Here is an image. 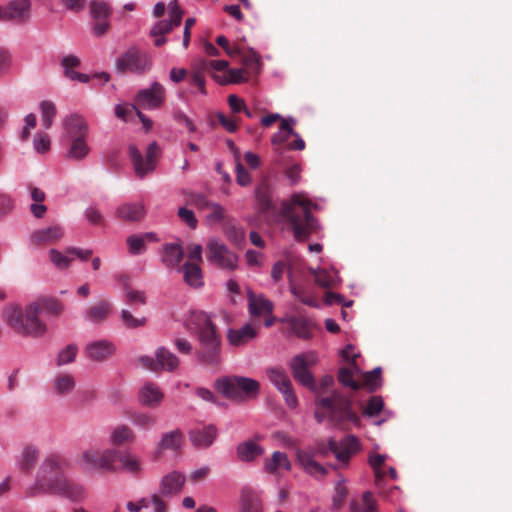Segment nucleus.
<instances>
[{"label": "nucleus", "mask_w": 512, "mask_h": 512, "mask_svg": "<svg viewBox=\"0 0 512 512\" xmlns=\"http://www.w3.org/2000/svg\"><path fill=\"white\" fill-rule=\"evenodd\" d=\"M241 512H262L260 498L251 489H244L241 493Z\"/></svg>", "instance_id": "obj_39"}, {"label": "nucleus", "mask_w": 512, "mask_h": 512, "mask_svg": "<svg viewBox=\"0 0 512 512\" xmlns=\"http://www.w3.org/2000/svg\"><path fill=\"white\" fill-rule=\"evenodd\" d=\"M155 356V359L150 356H141L138 358V362L153 372L159 370L174 371L179 366L180 361L178 357L165 347L158 348Z\"/></svg>", "instance_id": "obj_12"}, {"label": "nucleus", "mask_w": 512, "mask_h": 512, "mask_svg": "<svg viewBox=\"0 0 512 512\" xmlns=\"http://www.w3.org/2000/svg\"><path fill=\"white\" fill-rule=\"evenodd\" d=\"M314 278L315 282L323 288H330L336 284V274L324 269L316 271Z\"/></svg>", "instance_id": "obj_56"}, {"label": "nucleus", "mask_w": 512, "mask_h": 512, "mask_svg": "<svg viewBox=\"0 0 512 512\" xmlns=\"http://www.w3.org/2000/svg\"><path fill=\"white\" fill-rule=\"evenodd\" d=\"M312 205L302 194H294L290 201L282 203L280 214L298 241L308 239L318 229L317 221L311 214Z\"/></svg>", "instance_id": "obj_3"}, {"label": "nucleus", "mask_w": 512, "mask_h": 512, "mask_svg": "<svg viewBox=\"0 0 512 512\" xmlns=\"http://www.w3.org/2000/svg\"><path fill=\"white\" fill-rule=\"evenodd\" d=\"M217 387L225 397L235 400L244 397L254 398L260 390L258 381L243 376H232L218 380Z\"/></svg>", "instance_id": "obj_5"}, {"label": "nucleus", "mask_w": 512, "mask_h": 512, "mask_svg": "<svg viewBox=\"0 0 512 512\" xmlns=\"http://www.w3.org/2000/svg\"><path fill=\"white\" fill-rule=\"evenodd\" d=\"M185 483V476L178 472L172 471L165 475L160 483V494L162 496H172L180 493Z\"/></svg>", "instance_id": "obj_25"}, {"label": "nucleus", "mask_w": 512, "mask_h": 512, "mask_svg": "<svg viewBox=\"0 0 512 512\" xmlns=\"http://www.w3.org/2000/svg\"><path fill=\"white\" fill-rule=\"evenodd\" d=\"M47 489L55 491L52 495L68 499L72 502H81L87 496L84 485L68 477L56 479L54 484L48 486Z\"/></svg>", "instance_id": "obj_13"}, {"label": "nucleus", "mask_w": 512, "mask_h": 512, "mask_svg": "<svg viewBox=\"0 0 512 512\" xmlns=\"http://www.w3.org/2000/svg\"><path fill=\"white\" fill-rule=\"evenodd\" d=\"M348 494V490L346 486L342 483H338L335 487V494L332 499V508L334 510H339Z\"/></svg>", "instance_id": "obj_61"}, {"label": "nucleus", "mask_w": 512, "mask_h": 512, "mask_svg": "<svg viewBox=\"0 0 512 512\" xmlns=\"http://www.w3.org/2000/svg\"><path fill=\"white\" fill-rule=\"evenodd\" d=\"M61 302L54 298H39L29 303L25 309L19 305L8 306L4 316L8 326L17 334L25 337H42L47 325L40 319L41 314L58 316L62 313Z\"/></svg>", "instance_id": "obj_1"}, {"label": "nucleus", "mask_w": 512, "mask_h": 512, "mask_svg": "<svg viewBox=\"0 0 512 512\" xmlns=\"http://www.w3.org/2000/svg\"><path fill=\"white\" fill-rule=\"evenodd\" d=\"M152 60L148 52L138 46H131L116 61V68L121 73L144 74L151 68Z\"/></svg>", "instance_id": "obj_7"}, {"label": "nucleus", "mask_w": 512, "mask_h": 512, "mask_svg": "<svg viewBox=\"0 0 512 512\" xmlns=\"http://www.w3.org/2000/svg\"><path fill=\"white\" fill-rule=\"evenodd\" d=\"M121 321L128 329H135L146 325L147 319L145 317H136L129 310L123 309L121 311Z\"/></svg>", "instance_id": "obj_52"}, {"label": "nucleus", "mask_w": 512, "mask_h": 512, "mask_svg": "<svg viewBox=\"0 0 512 512\" xmlns=\"http://www.w3.org/2000/svg\"><path fill=\"white\" fill-rule=\"evenodd\" d=\"M39 459V450L33 445L25 446L18 459L17 466L22 473L29 474Z\"/></svg>", "instance_id": "obj_28"}, {"label": "nucleus", "mask_w": 512, "mask_h": 512, "mask_svg": "<svg viewBox=\"0 0 512 512\" xmlns=\"http://www.w3.org/2000/svg\"><path fill=\"white\" fill-rule=\"evenodd\" d=\"M184 258V251L179 243H168L163 247L162 262L167 268L179 267Z\"/></svg>", "instance_id": "obj_30"}, {"label": "nucleus", "mask_w": 512, "mask_h": 512, "mask_svg": "<svg viewBox=\"0 0 512 512\" xmlns=\"http://www.w3.org/2000/svg\"><path fill=\"white\" fill-rule=\"evenodd\" d=\"M264 452L263 447L253 441H245L237 446V455L241 461L251 462Z\"/></svg>", "instance_id": "obj_37"}, {"label": "nucleus", "mask_w": 512, "mask_h": 512, "mask_svg": "<svg viewBox=\"0 0 512 512\" xmlns=\"http://www.w3.org/2000/svg\"><path fill=\"white\" fill-rule=\"evenodd\" d=\"M381 373L380 367L374 368L372 371L363 374L362 387L368 388L370 392L376 391L381 385Z\"/></svg>", "instance_id": "obj_48"}, {"label": "nucleus", "mask_w": 512, "mask_h": 512, "mask_svg": "<svg viewBox=\"0 0 512 512\" xmlns=\"http://www.w3.org/2000/svg\"><path fill=\"white\" fill-rule=\"evenodd\" d=\"M351 512H376L377 502L371 492H364L362 495V504L352 501L350 504Z\"/></svg>", "instance_id": "obj_43"}, {"label": "nucleus", "mask_w": 512, "mask_h": 512, "mask_svg": "<svg viewBox=\"0 0 512 512\" xmlns=\"http://www.w3.org/2000/svg\"><path fill=\"white\" fill-rule=\"evenodd\" d=\"M61 65L64 69V75L67 78H69L73 81L77 80L82 83H86L89 81L88 75L82 74V73H79V72H76L73 70L74 68H76L80 65V59L77 56H74V55L65 56L61 61Z\"/></svg>", "instance_id": "obj_34"}, {"label": "nucleus", "mask_w": 512, "mask_h": 512, "mask_svg": "<svg viewBox=\"0 0 512 512\" xmlns=\"http://www.w3.org/2000/svg\"><path fill=\"white\" fill-rule=\"evenodd\" d=\"M183 271L184 281L193 287H200L203 285L202 282V271L198 263L187 261L179 271Z\"/></svg>", "instance_id": "obj_36"}, {"label": "nucleus", "mask_w": 512, "mask_h": 512, "mask_svg": "<svg viewBox=\"0 0 512 512\" xmlns=\"http://www.w3.org/2000/svg\"><path fill=\"white\" fill-rule=\"evenodd\" d=\"M49 258L50 261L59 269L67 268L71 262V259L68 256L63 255L56 249H51L49 251Z\"/></svg>", "instance_id": "obj_62"}, {"label": "nucleus", "mask_w": 512, "mask_h": 512, "mask_svg": "<svg viewBox=\"0 0 512 512\" xmlns=\"http://www.w3.org/2000/svg\"><path fill=\"white\" fill-rule=\"evenodd\" d=\"M318 361L317 354L313 351L296 355L290 362L293 377L313 392H317L315 379L309 368Z\"/></svg>", "instance_id": "obj_9"}, {"label": "nucleus", "mask_w": 512, "mask_h": 512, "mask_svg": "<svg viewBox=\"0 0 512 512\" xmlns=\"http://www.w3.org/2000/svg\"><path fill=\"white\" fill-rule=\"evenodd\" d=\"M205 69L197 63L193 66L191 82L197 86L201 93L205 94Z\"/></svg>", "instance_id": "obj_58"}, {"label": "nucleus", "mask_w": 512, "mask_h": 512, "mask_svg": "<svg viewBox=\"0 0 512 512\" xmlns=\"http://www.w3.org/2000/svg\"><path fill=\"white\" fill-rule=\"evenodd\" d=\"M240 60L245 66L244 69H247V71L251 70L256 73L259 71L261 65L260 56L254 50L251 49L247 52L242 51Z\"/></svg>", "instance_id": "obj_50"}, {"label": "nucleus", "mask_w": 512, "mask_h": 512, "mask_svg": "<svg viewBox=\"0 0 512 512\" xmlns=\"http://www.w3.org/2000/svg\"><path fill=\"white\" fill-rule=\"evenodd\" d=\"M197 357L203 365L218 366L221 361V342L199 344Z\"/></svg>", "instance_id": "obj_22"}, {"label": "nucleus", "mask_w": 512, "mask_h": 512, "mask_svg": "<svg viewBox=\"0 0 512 512\" xmlns=\"http://www.w3.org/2000/svg\"><path fill=\"white\" fill-rule=\"evenodd\" d=\"M164 399V393L154 383H145L139 391V402L146 407L156 408Z\"/></svg>", "instance_id": "obj_24"}, {"label": "nucleus", "mask_w": 512, "mask_h": 512, "mask_svg": "<svg viewBox=\"0 0 512 512\" xmlns=\"http://www.w3.org/2000/svg\"><path fill=\"white\" fill-rule=\"evenodd\" d=\"M206 257L210 263L221 269L234 270L237 267V255L230 251L224 243L215 239L208 242Z\"/></svg>", "instance_id": "obj_11"}, {"label": "nucleus", "mask_w": 512, "mask_h": 512, "mask_svg": "<svg viewBox=\"0 0 512 512\" xmlns=\"http://www.w3.org/2000/svg\"><path fill=\"white\" fill-rule=\"evenodd\" d=\"M385 459L386 457L381 454H376L369 458V464L374 470L376 484H379L380 480L385 476V472L382 470Z\"/></svg>", "instance_id": "obj_59"}, {"label": "nucleus", "mask_w": 512, "mask_h": 512, "mask_svg": "<svg viewBox=\"0 0 512 512\" xmlns=\"http://www.w3.org/2000/svg\"><path fill=\"white\" fill-rule=\"evenodd\" d=\"M115 352L113 343L107 340L93 341L85 348L86 356L95 362H103L110 358Z\"/></svg>", "instance_id": "obj_20"}, {"label": "nucleus", "mask_w": 512, "mask_h": 512, "mask_svg": "<svg viewBox=\"0 0 512 512\" xmlns=\"http://www.w3.org/2000/svg\"><path fill=\"white\" fill-rule=\"evenodd\" d=\"M64 235L63 229L59 225L38 229L31 235V242L34 245L46 246L56 243Z\"/></svg>", "instance_id": "obj_23"}, {"label": "nucleus", "mask_w": 512, "mask_h": 512, "mask_svg": "<svg viewBox=\"0 0 512 512\" xmlns=\"http://www.w3.org/2000/svg\"><path fill=\"white\" fill-rule=\"evenodd\" d=\"M150 504L153 505L154 512H166V504L158 494H153L150 500L141 498L137 502L130 501L126 507L130 512H140L143 508L149 507Z\"/></svg>", "instance_id": "obj_32"}, {"label": "nucleus", "mask_w": 512, "mask_h": 512, "mask_svg": "<svg viewBox=\"0 0 512 512\" xmlns=\"http://www.w3.org/2000/svg\"><path fill=\"white\" fill-rule=\"evenodd\" d=\"M183 440V435L180 430H174L163 434L159 443V450H177Z\"/></svg>", "instance_id": "obj_42"}, {"label": "nucleus", "mask_w": 512, "mask_h": 512, "mask_svg": "<svg viewBox=\"0 0 512 512\" xmlns=\"http://www.w3.org/2000/svg\"><path fill=\"white\" fill-rule=\"evenodd\" d=\"M116 456V449H105L103 451H99L94 448H89L81 453L80 461L89 469L116 471Z\"/></svg>", "instance_id": "obj_10"}, {"label": "nucleus", "mask_w": 512, "mask_h": 512, "mask_svg": "<svg viewBox=\"0 0 512 512\" xmlns=\"http://www.w3.org/2000/svg\"><path fill=\"white\" fill-rule=\"evenodd\" d=\"M338 380L342 385L350 387L353 390H359L361 388V384L353 379V374L348 368H340Z\"/></svg>", "instance_id": "obj_60"}, {"label": "nucleus", "mask_w": 512, "mask_h": 512, "mask_svg": "<svg viewBox=\"0 0 512 512\" xmlns=\"http://www.w3.org/2000/svg\"><path fill=\"white\" fill-rule=\"evenodd\" d=\"M152 234L147 233L144 236H138V235H131L127 239V244L129 247V252L133 255H137L142 253L146 246H145V239L151 238Z\"/></svg>", "instance_id": "obj_53"}, {"label": "nucleus", "mask_w": 512, "mask_h": 512, "mask_svg": "<svg viewBox=\"0 0 512 512\" xmlns=\"http://www.w3.org/2000/svg\"><path fill=\"white\" fill-rule=\"evenodd\" d=\"M267 376L270 382L283 394L286 404L290 408H295L298 401L286 371L281 368H269L267 369Z\"/></svg>", "instance_id": "obj_14"}, {"label": "nucleus", "mask_w": 512, "mask_h": 512, "mask_svg": "<svg viewBox=\"0 0 512 512\" xmlns=\"http://www.w3.org/2000/svg\"><path fill=\"white\" fill-rule=\"evenodd\" d=\"M118 217L125 221H139L144 217L145 210L140 203H128L117 209Z\"/></svg>", "instance_id": "obj_35"}, {"label": "nucleus", "mask_w": 512, "mask_h": 512, "mask_svg": "<svg viewBox=\"0 0 512 512\" xmlns=\"http://www.w3.org/2000/svg\"><path fill=\"white\" fill-rule=\"evenodd\" d=\"M78 348L74 344L68 345L65 349L61 350L57 357V365L62 366L69 364L75 360Z\"/></svg>", "instance_id": "obj_57"}, {"label": "nucleus", "mask_w": 512, "mask_h": 512, "mask_svg": "<svg viewBox=\"0 0 512 512\" xmlns=\"http://www.w3.org/2000/svg\"><path fill=\"white\" fill-rule=\"evenodd\" d=\"M315 451L298 449L296 458L301 468L309 475L315 478H321L326 475L327 470L324 466L315 460Z\"/></svg>", "instance_id": "obj_18"}, {"label": "nucleus", "mask_w": 512, "mask_h": 512, "mask_svg": "<svg viewBox=\"0 0 512 512\" xmlns=\"http://www.w3.org/2000/svg\"><path fill=\"white\" fill-rule=\"evenodd\" d=\"M54 388L60 395L68 394L75 388L74 377L70 374H60L54 379Z\"/></svg>", "instance_id": "obj_47"}, {"label": "nucleus", "mask_w": 512, "mask_h": 512, "mask_svg": "<svg viewBox=\"0 0 512 512\" xmlns=\"http://www.w3.org/2000/svg\"><path fill=\"white\" fill-rule=\"evenodd\" d=\"M328 449L340 462L347 464L352 455L359 450V442L354 436H347L339 442L334 439H330L328 442Z\"/></svg>", "instance_id": "obj_17"}, {"label": "nucleus", "mask_w": 512, "mask_h": 512, "mask_svg": "<svg viewBox=\"0 0 512 512\" xmlns=\"http://www.w3.org/2000/svg\"><path fill=\"white\" fill-rule=\"evenodd\" d=\"M256 198V212L257 214L267 219L268 216L275 212L276 208L271 200V191L267 183L259 184L255 190Z\"/></svg>", "instance_id": "obj_19"}, {"label": "nucleus", "mask_w": 512, "mask_h": 512, "mask_svg": "<svg viewBox=\"0 0 512 512\" xmlns=\"http://www.w3.org/2000/svg\"><path fill=\"white\" fill-rule=\"evenodd\" d=\"M248 307L252 316H266L272 314L274 306L263 295H255L252 291H248Z\"/></svg>", "instance_id": "obj_27"}, {"label": "nucleus", "mask_w": 512, "mask_h": 512, "mask_svg": "<svg viewBox=\"0 0 512 512\" xmlns=\"http://www.w3.org/2000/svg\"><path fill=\"white\" fill-rule=\"evenodd\" d=\"M185 327L197 334L199 344L221 342L216 326L205 312H191L185 321Z\"/></svg>", "instance_id": "obj_6"}, {"label": "nucleus", "mask_w": 512, "mask_h": 512, "mask_svg": "<svg viewBox=\"0 0 512 512\" xmlns=\"http://www.w3.org/2000/svg\"><path fill=\"white\" fill-rule=\"evenodd\" d=\"M292 331L301 339L309 340L313 337V330L317 328L316 323L307 317H293L290 320Z\"/></svg>", "instance_id": "obj_29"}, {"label": "nucleus", "mask_w": 512, "mask_h": 512, "mask_svg": "<svg viewBox=\"0 0 512 512\" xmlns=\"http://www.w3.org/2000/svg\"><path fill=\"white\" fill-rule=\"evenodd\" d=\"M292 468L288 456L284 452L275 451L271 458L265 460L264 469L269 474L277 475L280 469L290 471Z\"/></svg>", "instance_id": "obj_31"}, {"label": "nucleus", "mask_w": 512, "mask_h": 512, "mask_svg": "<svg viewBox=\"0 0 512 512\" xmlns=\"http://www.w3.org/2000/svg\"><path fill=\"white\" fill-rule=\"evenodd\" d=\"M116 461L121 464V469L132 474L138 475L141 472V461L128 452L117 450Z\"/></svg>", "instance_id": "obj_38"}, {"label": "nucleus", "mask_w": 512, "mask_h": 512, "mask_svg": "<svg viewBox=\"0 0 512 512\" xmlns=\"http://www.w3.org/2000/svg\"><path fill=\"white\" fill-rule=\"evenodd\" d=\"M30 10V0H12L7 5H0V21L24 23L30 19Z\"/></svg>", "instance_id": "obj_16"}, {"label": "nucleus", "mask_w": 512, "mask_h": 512, "mask_svg": "<svg viewBox=\"0 0 512 512\" xmlns=\"http://www.w3.org/2000/svg\"><path fill=\"white\" fill-rule=\"evenodd\" d=\"M250 78V72L244 68L227 69L224 74V80L221 84H241L247 82Z\"/></svg>", "instance_id": "obj_45"}, {"label": "nucleus", "mask_w": 512, "mask_h": 512, "mask_svg": "<svg viewBox=\"0 0 512 512\" xmlns=\"http://www.w3.org/2000/svg\"><path fill=\"white\" fill-rule=\"evenodd\" d=\"M91 14L94 20L108 19L111 10L107 3L99 0H94L90 4Z\"/></svg>", "instance_id": "obj_55"}, {"label": "nucleus", "mask_w": 512, "mask_h": 512, "mask_svg": "<svg viewBox=\"0 0 512 512\" xmlns=\"http://www.w3.org/2000/svg\"><path fill=\"white\" fill-rule=\"evenodd\" d=\"M65 135L70 139L87 138L88 124L86 120L78 114L70 115L63 122Z\"/></svg>", "instance_id": "obj_21"}, {"label": "nucleus", "mask_w": 512, "mask_h": 512, "mask_svg": "<svg viewBox=\"0 0 512 512\" xmlns=\"http://www.w3.org/2000/svg\"><path fill=\"white\" fill-rule=\"evenodd\" d=\"M160 155L161 148L156 142H152L148 145L145 159L135 145L129 146V156L132 161L135 174L139 178H144L147 174L155 170Z\"/></svg>", "instance_id": "obj_8"}, {"label": "nucleus", "mask_w": 512, "mask_h": 512, "mask_svg": "<svg viewBox=\"0 0 512 512\" xmlns=\"http://www.w3.org/2000/svg\"><path fill=\"white\" fill-rule=\"evenodd\" d=\"M42 125L49 129L52 126L53 119L56 115V107L53 102L45 100L40 103Z\"/></svg>", "instance_id": "obj_51"}, {"label": "nucleus", "mask_w": 512, "mask_h": 512, "mask_svg": "<svg viewBox=\"0 0 512 512\" xmlns=\"http://www.w3.org/2000/svg\"><path fill=\"white\" fill-rule=\"evenodd\" d=\"M70 466V460L64 454L51 453L46 455L39 466L35 482L26 488L25 497L35 498L52 495L55 491L49 490L47 487L53 485L56 479H65Z\"/></svg>", "instance_id": "obj_4"}, {"label": "nucleus", "mask_w": 512, "mask_h": 512, "mask_svg": "<svg viewBox=\"0 0 512 512\" xmlns=\"http://www.w3.org/2000/svg\"><path fill=\"white\" fill-rule=\"evenodd\" d=\"M125 301L131 306L136 304L145 305L146 295L143 291L132 289L128 284H125Z\"/></svg>", "instance_id": "obj_54"}, {"label": "nucleus", "mask_w": 512, "mask_h": 512, "mask_svg": "<svg viewBox=\"0 0 512 512\" xmlns=\"http://www.w3.org/2000/svg\"><path fill=\"white\" fill-rule=\"evenodd\" d=\"M110 440L116 446L132 443L135 440V433L129 426L119 425L112 431Z\"/></svg>", "instance_id": "obj_40"}, {"label": "nucleus", "mask_w": 512, "mask_h": 512, "mask_svg": "<svg viewBox=\"0 0 512 512\" xmlns=\"http://www.w3.org/2000/svg\"><path fill=\"white\" fill-rule=\"evenodd\" d=\"M205 212L206 221L209 224L221 223L226 218L225 208L216 202H213Z\"/></svg>", "instance_id": "obj_49"}, {"label": "nucleus", "mask_w": 512, "mask_h": 512, "mask_svg": "<svg viewBox=\"0 0 512 512\" xmlns=\"http://www.w3.org/2000/svg\"><path fill=\"white\" fill-rule=\"evenodd\" d=\"M383 405V400L380 396H373L369 399L364 409V414L368 416H376L382 410Z\"/></svg>", "instance_id": "obj_63"}, {"label": "nucleus", "mask_w": 512, "mask_h": 512, "mask_svg": "<svg viewBox=\"0 0 512 512\" xmlns=\"http://www.w3.org/2000/svg\"><path fill=\"white\" fill-rule=\"evenodd\" d=\"M189 203L200 211H206L213 202L209 201L203 194L194 193L190 195Z\"/></svg>", "instance_id": "obj_64"}, {"label": "nucleus", "mask_w": 512, "mask_h": 512, "mask_svg": "<svg viewBox=\"0 0 512 512\" xmlns=\"http://www.w3.org/2000/svg\"><path fill=\"white\" fill-rule=\"evenodd\" d=\"M111 311V305L107 301H101L87 311V317L89 320L99 322L104 320Z\"/></svg>", "instance_id": "obj_46"}, {"label": "nucleus", "mask_w": 512, "mask_h": 512, "mask_svg": "<svg viewBox=\"0 0 512 512\" xmlns=\"http://www.w3.org/2000/svg\"><path fill=\"white\" fill-rule=\"evenodd\" d=\"M257 334V327L246 324L239 329H230L227 333V339L233 346H242L253 340Z\"/></svg>", "instance_id": "obj_26"}, {"label": "nucleus", "mask_w": 512, "mask_h": 512, "mask_svg": "<svg viewBox=\"0 0 512 512\" xmlns=\"http://www.w3.org/2000/svg\"><path fill=\"white\" fill-rule=\"evenodd\" d=\"M216 428L212 425L205 427L203 429H196L190 432V439L192 443L201 448L209 447L215 437H216Z\"/></svg>", "instance_id": "obj_33"}, {"label": "nucleus", "mask_w": 512, "mask_h": 512, "mask_svg": "<svg viewBox=\"0 0 512 512\" xmlns=\"http://www.w3.org/2000/svg\"><path fill=\"white\" fill-rule=\"evenodd\" d=\"M165 88L159 82H154L150 88L140 90L135 96V103L138 108L157 109L165 101Z\"/></svg>", "instance_id": "obj_15"}, {"label": "nucleus", "mask_w": 512, "mask_h": 512, "mask_svg": "<svg viewBox=\"0 0 512 512\" xmlns=\"http://www.w3.org/2000/svg\"><path fill=\"white\" fill-rule=\"evenodd\" d=\"M89 152L90 148L86 142V138H77L71 140L67 157L73 160H82L89 154Z\"/></svg>", "instance_id": "obj_41"}, {"label": "nucleus", "mask_w": 512, "mask_h": 512, "mask_svg": "<svg viewBox=\"0 0 512 512\" xmlns=\"http://www.w3.org/2000/svg\"><path fill=\"white\" fill-rule=\"evenodd\" d=\"M334 379L332 376H324L319 386H317L315 398L314 417L318 423L325 419L334 425H340L344 422L356 423L359 421L357 414L352 409V400L339 391H333L330 395L324 396V390L332 387Z\"/></svg>", "instance_id": "obj_2"}, {"label": "nucleus", "mask_w": 512, "mask_h": 512, "mask_svg": "<svg viewBox=\"0 0 512 512\" xmlns=\"http://www.w3.org/2000/svg\"><path fill=\"white\" fill-rule=\"evenodd\" d=\"M131 422L144 430L152 429L157 423V417L147 412H134L130 415Z\"/></svg>", "instance_id": "obj_44"}]
</instances>
